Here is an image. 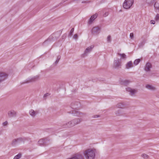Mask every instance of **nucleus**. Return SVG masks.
Listing matches in <instances>:
<instances>
[{"mask_svg":"<svg viewBox=\"0 0 159 159\" xmlns=\"http://www.w3.org/2000/svg\"><path fill=\"white\" fill-rule=\"evenodd\" d=\"M82 121L81 119L75 118L69 121L67 123L63 124L62 126L63 128H67L72 127L78 124Z\"/></svg>","mask_w":159,"mask_h":159,"instance_id":"1","label":"nucleus"},{"mask_svg":"<svg viewBox=\"0 0 159 159\" xmlns=\"http://www.w3.org/2000/svg\"><path fill=\"white\" fill-rule=\"evenodd\" d=\"M96 151L94 149H88L86 150L84 154L86 159H94Z\"/></svg>","mask_w":159,"mask_h":159,"instance_id":"2","label":"nucleus"},{"mask_svg":"<svg viewBox=\"0 0 159 159\" xmlns=\"http://www.w3.org/2000/svg\"><path fill=\"white\" fill-rule=\"evenodd\" d=\"M134 2V0H125L123 4V7L125 9H129L131 7Z\"/></svg>","mask_w":159,"mask_h":159,"instance_id":"3","label":"nucleus"},{"mask_svg":"<svg viewBox=\"0 0 159 159\" xmlns=\"http://www.w3.org/2000/svg\"><path fill=\"white\" fill-rule=\"evenodd\" d=\"M39 75H37L33 77L29 78L26 79V80H24L23 82L21 84H24L35 82L38 80V79L39 78Z\"/></svg>","mask_w":159,"mask_h":159,"instance_id":"4","label":"nucleus"},{"mask_svg":"<svg viewBox=\"0 0 159 159\" xmlns=\"http://www.w3.org/2000/svg\"><path fill=\"white\" fill-rule=\"evenodd\" d=\"M69 113H71L74 116H78L80 117H82L86 115V113L80 112L78 111L75 110H73L71 111L68 112Z\"/></svg>","mask_w":159,"mask_h":159,"instance_id":"5","label":"nucleus"},{"mask_svg":"<svg viewBox=\"0 0 159 159\" xmlns=\"http://www.w3.org/2000/svg\"><path fill=\"white\" fill-rule=\"evenodd\" d=\"M22 142H24V140L21 138L14 139L12 141L11 145L14 146Z\"/></svg>","mask_w":159,"mask_h":159,"instance_id":"6","label":"nucleus"},{"mask_svg":"<svg viewBox=\"0 0 159 159\" xmlns=\"http://www.w3.org/2000/svg\"><path fill=\"white\" fill-rule=\"evenodd\" d=\"M121 62L120 59L118 58L114 61L113 67L115 68L119 69L121 68Z\"/></svg>","mask_w":159,"mask_h":159,"instance_id":"7","label":"nucleus"},{"mask_svg":"<svg viewBox=\"0 0 159 159\" xmlns=\"http://www.w3.org/2000/svg\"><path fill=\"white\" fill-rule=\"evenodd\" d=\"M94 47V45H92L88 47L85 49L84 53L83 54V56L84 57L87 56L88 53L90 52L92 50Z\"/></svg>","mask_w":159,"mask_h":159,"instance_id":"8","label":"nucleus"},{"mask_svg":"<svg viewBox=\"0 0 159 159\" xmlns=\"http://www.w3.org/2000/svg\"><path fill=\"white\" fill-rule=\"evenodd\" d=\"M100 30V28L97 26L93 27L91 31L93 34H98L99 33Z\"/></svg>","mask_w":159,"mask_h":159,"instance_id":"9","label":"nucleus"},{"mask_svg":"<svg viewBox=\"0 0 159 159\" xmlns=\"http://www.w3.org/2000/svg\"><path fill=\"white\" fill-rule=\"evenodd\" d=\"M8 75L5 72H0V83L7 78Z\"/></svg>","mask_w":159,"mask_h":159,"instance_id":"10","label":"nucleus"},{"mask_svg":"<svg viewBox=\"0 0 159 159\" xmlns=\"http://www.w3.org/2000/svg\"><path fill=\"white\" fill-rule=\"evenodd\" d=\"M126 89L127 92L129 93V94L132 96H134L137 92V89H132L130 88H127Z\"/></svg>","mask_w":159,"mask_h":159,"instance_id":"11","label":"nucleus"},{"mask_svg":"<svg viewBox=\"0 0 159 159\" xmlns=\"http://www.w3.org/2000/svg\"><path fill=\"white\" fill-rule=\"evenodd\" d=\"M80 105V103L79 102H74L71 104V107L74 110L77 109L79 106Z\"/></svg>","mask_w":159,"mask_h":159,"instance_id":"12","label":"nucleus"},{"mask_svg":"<svg viewBox=\"0 0 159 159\" xmlns=\"http://www.w3.org/2000/svg\"><path fill=\"white\" fill-rule=\"evenodd\" d=\"M8 115L9 117H15L16 116V112L14 110H12L8 112Z\"/></svg>","mask_w":159,"mask_h":159,"instance_id":"13","label":"nucleus"},{"mask_svg":"<svg viewBox=\"0 0 159 159\" xmlns=\"http://www.w3.org/2000/svg\"><path fill=\"white\" fill-rule=\"evenodd\" d=\"M98 16V14L95 13V14L92 16L90 18L88 23L89 24H91L97 18Z\"/></svg>","mask_w":159,"mask_h":159,"instance_id":"14","label":"nucleus"},{"mask_svg":"<svg viewBox=\"0 0 159 159\" xmlns=\"http://www.w3.org/2000/svg\"><path fill=\"white\" fill-rule=\"evenodd\" d=\"M67 159H84L82 155L79 154H77L72 157L69 158Z\"/></svg>","mask_w":159,"mask_h":159,"instance_id":"15","label":"nucleus"},{"mask_svg":"<svg viewBox=\"0 0 159 159\" xmlns=\"http://www.w3.org/2000/svg\"><path fill=\"white\" fill-rule=\"evenodd\" d=\"M47 140V138L41 139L38 141V144L40 146H44L46 143V141Z\"/></svg>","mask_w":159,"mask_h":159,"instance_id":"16","label":"nucleus"},{"mask_svg":"<svg viewBox=\"0 0 159 159\" xmlns=\"http://www.w3.org/2000/svg\"><path fill=\"white\" fill-rule=\"evenodd\" d=\"M152 67V65L150 63H146L144 68V70L146 71H150V69Z\"/></svg>","mask_w":159,"mask_h":159,"instance_id":"17","label":"nucleus"},{"mask_svg":"<svg viewBox=\"0 0 159 159\" xmlns=\"http://www.w3.org/2000/svg\"><path fill=\"white\" fill-rule=\"evenodd\" d=\"M30 115L32 117H34L38 113V111H34L33 109H30L29 111Z\"/></svg>","mask_w":159,"mask_h":159,"instance_id":"18","label":"nucleus"},{"mask_svg":"<svg viewBox=\"0 0 159 159\" xmlns=\"http://www.w3.org/2000/svg\"><path fill=\"white\" fill-rule=\"evenodd\" d=\"M115 115L117 116H123L125 115L123 111L121 110H118L116 111L115 112Z\"/></svg>","mask_w":159,"mask_h":159,"instance_id":"19","label":"nucleus"},{"mask_svg":"<svg viewBox=\"0 0 159 159\" xmlns=\"http://www.w3.org/2000/svg\"><path fill=\"white\" fill-rule=\"evenodd\" d=\"M145 87L148 89L152 91H154L156 89V88L155 87L149 84L146 85L145 86Z\"/></svg>","mask_w":159,"mask_h":159,"instance_id":"20","label":"nucleus"},{"mask_svg":"<svg viewBox=\"0 0 159 159\" xmlns=\"http://www.w3.org/2000/svg\"><path fill=\"white\" fill-rule=\"evenodd\" d=\"M133 64L131 61L128 62L126 65V69H128L133 67Z\"/></svg>","mask_w":159,"mask_h":159,"instance_id":"21","label":"nucleus"},{"mask_svg":"<svg viewBox=\"0 0 159 159\" xmlns=\"http://www.w3.org/2000/svg\"><path fill=\"white\" fill-rule=\"evenodd\" d=\"M130 81L128 80H125L122 81L121 82V84H124L125 85H128L130 83Z\"/></svg>","mask_w":159,"mask_h":159,"instance_id":"22","label":"nucleus"},{"mask_svg":"<svg viewBox=\"0 0 159 159\" xmlns=\"http://www.w3.org/2000/svg\"><path fill=\"white\" fill-rule=\"evenodd\" d=\"M116 107L118 108L122 109L125 108L124 104L121 103H118L116 105Z\"/></svg>","mask_w":159,"mask_h":159,"instance_id":"23","label":"nucleus"},{"mask_svg":"<svg viewBox=\"0 0 159 159\" xmlns=\"http://www.w3.org/2000/svg\"><path fill=\"white\" fill-rule=\"evenodd\" d=\"M155 0H151L150 1L149 0H146V2L150 5H152L153 3L155 2Z\"/></svg>","mask_w":159,"mask_h":159,"instance_id":"24","label":"nucleus"},{"mask_svg":"<svg viewBox=\"0 0 159 159\" xmlns=\"http://www.w3.org/2000/svg\"><path fill=\"white\" fill-rule=\"evenodd\" d=\"M21 157V154L19 153L18 155L15 156L13 159H19Z\"/></svg>","mask_w":159,"mask_h":159,"instance_id":"25","label":"nucleus"},{"mask_svg":"<svg viewBox=\"0 0 159 159\" xmlns=\"http://www.w3.org/2000/svg\"><path fill=\"white\" fill-rule=\"evenodd\" d=\"M140 61V59H137L134 61V64L135 65H137L139 63Z\"/></svg>","mask_w":159,"mask_h":159,"instance_id":"26","label":"nucleus"},{"mask_svg":"<svg viewBox=\"0 0 159 159\" xmlns=\"http://www.w3.org/2000/svg\"><path fill=\"white\" fill-rule=\"evenodd\" d=\"M117 54L121 57V58L124 59H125L126 58V56L124 53L121 54L119 53H117Z\"/></svg>","mask_w":159,"mask_h":159,"instance_id":"27","label":"nucleus"},{"mask_svg":"<svg viewBox=\"0 0 159 159\" xmlns=\"http://www.w3.org/2000/svg\"><path fill=\"white\" fill-rule=\"evenodd\" d=\"M154 7L156 9H158L159 8V4L158 2H156L154 5Z\"/></svg>","mask_w":159,"mask_h":159,"instance_id":"28","label":"nucleus"},{"mask_svg":"<svg viewBox=\"0 0 159 159\" xmlns=\"http://www.w3.org/2000/svg\"><path fill=\"white\" fill-rule=\"evenodd\" d=\"M60 58H61V56L60 55L58 56L57 57V60L55 62V63L56 64H57L58 63V62H59Z\"/></svg>","mask_w":159,"mask_h":159,"instance_id":"29","label":"nucleus"},{"mask_svg":"<svg viewBox=\"0 0 159 159\" xmlns=\"http://www.w3.org/2000/svg\"><path fill=\"white\" fill-rule=\"evenodd\" d=\"M74 28H72L70 31V32L69 34V36H71V35H72L74 31Z\"/></svg>","mask_w":159,"mask_h":159,"instance_id":"30","label":"nucleus"},{"mask_svg":"<svg viewBox=\"0 0 159 159\" xmlns=\"http://www.w3.org/2000/svg\"><path fill=\"white\" fill-rule=\"evenodd\" d=\"M107 41L108 43L111 42V37L110 35H108L107 38Z\"/></svg>","mask_w":159,"mask_h":159,"instance_id":"31","label":"nucleus"},{"mask_svg":"<svg viewBox=\"0 0 159 159\" xmlns=\"http://www.w3.org/2000/svg\"><path fill=\"white\" fill-rule=\"evenodd\" d=\"M155 20L156 21H158L159 20V14H157L156 16L155 17Z\"/></svg>","mask_w":159,"mask_h":159,"instance_id":"32","label":"nucleus"},{"mask_svg":"<svg viewBox=\"0 0 159 159\" xmlns=\"http://www.w3.org/2000/svg\"><path fill=\"white\" fill-rule=\"evenodd\" d=\"M142 156L145 159H147L148 157V155L145 154H142Z\"/></svg>","mask_w":159,"mask_h":159,"instance_id":"33","label":"nucleus"},{"mask_svg":"<svg viewBox=\"0 0 159 159\" xmlns=\"http://www.w3.org/2000/svg\"><path fill=\"white\" fill-rule=\"evenodd\" d=\"M130 37L131 39H133L134 38V34L133 33H131L130 34Z\"/></svg>","mask_w":159,"mask_h":159,"instance_id":"34","label":"nucleus"},{"mask_svg":"<svg viewBox=\"0 0 159 159\" xmlns=\"http://www.w3.org/2000/svg\"><path fill=\"white\" fill-rule=\"evenodd\" d=\"M100 116L99 115H95L92 116V118H97L99 117Z\"/></svg>","mask_w":159,"mask_h":159,"instance_id":"35","label":"nucleus"},{"mask_svg":"<svg viewBox=\"0 0 159 159\" xmlns=\"http://www.w3.org/2000/svg\"><path fill=\"white\" fill-rule=\"evenodd\" d=\"M78 38V35L77 34H75L74 35L73 38L75 39H77Z\"/></svg>","mask_w":159,"mask_h":159,"instance_id":"36","label":"nucleus"},{"mask_svg":"<svg viewBox=\"0 0 159 159\" xmlns=\"http://www.w3.org/2000/svg\"><path fill=\"white\" fill-rule=\"evenodd\" d=\"M8 122L7 121H6L5 122H4L3 123V125L4 126L7 125Z\"/></svg>","mask_w":159,"mask_h":159,"instance_id":"37","label":"nucleus"},{"mask_svg":"<svg viewBox=\"0 0 159 159\" xmlns=\"http://www.w3.org/2000/svg\"><path fill=\"white\" fill-rule=\"evenodd\" d=\"M150 23L152 24H154L155 23V21L153 20H151L150 21Z\"/></svg>","mask_w":159,"mask_h":159,"instance_id":"38","label":"nucleus"},{"mask_svg":"<svg viewBox=\"0 0 159 159\" xmlns=\"http://www.w3.org/2000/svg\"><path fill=\"white\" fill-rule=\"evenodd\" d=\"M109 13L108 12H106L105 13V14L104 15V16H106L108 15Z\"/></svg>","mask_w":159,"mask_h":159,"instance_id":"39","label":"nucleus"},{"mask_svg":"<svg viewBox=\"0 0 159 159\" xmlns=\"http://www.w3.org/2000/svg\"><path fill=\"white\" fill-rule=\"evenodd\" d=\"M48 93H46V94H45L44 95V97H47V96H48Z\"/></svg>","mask_w":159,"mask_h":159,"instance_id":"40","label":"nucleus"},{"mask_svg":"<svg viewBox=\"0 0 159 159\" xmlns=\"http://www.w3.org/2000/svg\"><path fill=\"white\" fill-rule=\"evenodd\" d=\"M86 2H86V1H83V2H82V3H86Z\"/></svg>","mask_w":159,"mask_h":159,"instance_id":"41","label":"nucleus"}]
</instances>
